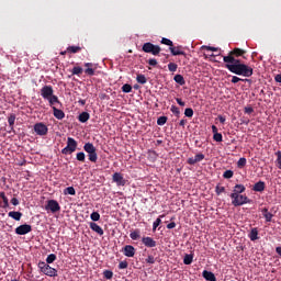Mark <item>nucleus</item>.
I'll return each instance as SVG.
<instances>
[{
	"label": "nucleus",
	"instance_id": "obj_1",
	"mask_svg": "<svg viewBox=\"0 0 281 281\" xmlns=\"http://www.w3.org/2000/svg\"><path fill=\"white\" fill-rule=\"evenodd\" d=\"M245 50L240 48H235L229 53L228 56H224L223 60L226 63V68L232 74H236L237 76H243V74H247V65L240 63V59L235 58L234 56H243Z\"/></svg>",
	"mask_w": 281,
	"mask_h": 281
},
{
	"label": "nucleus",
	"instance_id": "obj_2",
	"mask_svg": "<svg viewBox=\"0 0 281 281\" xmlns=\"http://www.w3.org/2000/svg\"><path fill=\"white\" fill-rule=\"evenodd\" d=\"M243 192H245V186H235L234 191L231 194L233 205L238 206L245 205V203H247V195L243 194Z\"/></svg>",
	"mask_w": 281,
	"mask_h": 281
},
{
	"label": "nucleus",
	"instance_id": "obj_3",
	"mask_svg": "<svg viewBox=\"0 0 281 281\" xmlns=\"http://www.w3.org/2000/svg\"><path fill=\"white\" fill-rule=\"evenodd\" d=\"M37 267L44 276H47L48 278H56L58 276V270L55 268H52L49 263H46L45 261H40L37 263Z\"/></svg>",
	"mask_w": 281,
	"mask_h": 281
},
{
	"label": "nucleus",
	"instance_id": "obj_4",
	"mask_svg": "<svg viewBox=\"0 0 281 281\" xmlns=\"http://www.w3.org/2000/svg\"><path fill=\"white\" fill-rule=\"evenodd\" d=\"M83 150L88 154L89 161H92V164L98 161V153H95V146L92 143H86Z\"/></svg>",
	"mask_w": 281,
	"mask_h": 281
},
{
	"label": "nucleus",
	"instance_id": "obj_5",
	"mask_svg": "<svg viewBox=\"0 0 281 281\" xmlns=\"http://www.w3.org/2000/svg\"><path fill=\"white\" fill-rule=\"evenodd\" d=\"M78 148V142H76L74 138L68 137L67 138V146L61 149L63 155H71V153H76V149Z\"/></svg>",
	"mask_w": 281,
	"mask_h": 281
},
{
	"label": "nucleus",
	"instance_id": "obj_6",
	"mask_svg": "<svg viewBox=\"0 0 281 281\" xmlns=\"http://www.w3.org/2000/svg\"><path fill=\"white\" fill-rule=\"evenodd\" d=\"M143 52H145V54H153V56H159L161 47H159L158 45H154L150 42H147L143 45Z\"/></svg>",
	"mask_w": 281,
	"mask_h": 281
},
{
	"label": "nucleus",
	"instance_id": "obj_7",
	"mask_svg": "<svg viewBox=\"0 0 281 281\" xmlns=\"http://www.w3.org/2000/svg\"><path fill=\"white\" fill-rule=\"evenodd\" d=\"M46 212H52V214H56V212H60V204L56 200H48L45 205Z\"/></svg>",
	"mask_w": 281,
	"mask_h": 281
},
{
	"label": "nucleus",
	"instance_id": "obj_8",
	"mask_svg": "<svg viewBox=\"0 0 281 281\" xmlns=\"http://www.w3.org/2000/svg\"><path fill=\"white\" fill-rule=\"evenodd\" d=\"M34 131L36 135H40V137H43L47 135V133L49 132V128H47V125H45V123H36L34 125Z\"/></svg>",
	"mask_w": 281,
	"mask_h": 281
},
{
	"label": "nucleus",
	"instance_id": "obj_9",
	"mask_svg": "<svg viewBox=\"0 0 281 281\" xmlns=\"http://www.w3.org/2000/svg\"><path fill=\"white\" fill-rule=\"evenodd\" d=\"M30 232H32V225L30 224H22L15 228L18 236H25V234H30Z\"/></svg>",
	"mask_w": 281,
	"mask_h": 281
},
{
	"label": "nucleus",
	"instance_id": "obj_10",
	"mask_svg": "<svg viewBox=\"0 0 281 281\" xmlns=\"http://www.w3.org/2000/svg\"><path fill=\"white\" fill-rule=\"evenodd\" d=\"M41 95L44 100H47L48 98L54 95V88L52 86H44L41 89Z\"/></svg>",
	"mask_w": 281,
	"mask_h": 281
},
{
	"label": "nucleus",
	"instance_id": "obj_11",
	"mask_svg": "<svg viewBox=\"0 0 281 281\" xmlns=\"http://www.w3.org/2000/svg\"><path fill=\"white\" fill-rule=\"evenodd\" d=\"M83 67H86L87 69L85 70V74L87 76H95V70L98 69V67L95 66V64L93 63H86L83 64Z\"/></svg>",
	"mask_w": 281,
	"mask_h": 281
},
{
	"label": "nucleus",
	"instance_id": "obj_12",
	"mask_svg": "<svg viewBox=\"0 0 281 281\" xmlns=\"http://www.w3.org/2000/svg\"><path fill=\"white\" fill-rule=\"evenodd\" d=\"M112 181H114L116 186H126V180L124 179V176H122V173L120 172H115L112 176Z\"/></svg>",
	"mask_w": 281,
	"mask_h": 281
},
{
	"label": "nucleus",
	"instance_id": "obj_13",
	"mask_svg": "<svg viewBox=\"0 0 281 281\" xmlns=\"http://www.w3.org/2000/svg\"><path fill=\"white\" fill-rule=\"evenodd\" d=\"M203 159H205V155L196 154L194 157L188 159V164L194 166V164H199V161H203Z\"/></svg>",
	"mask_w": 281,
	"mask_h": 281
},
{
	"label": "nucleus",
	"instance_id": "obj_14",
	"mask_svg": "<svg viewBox=\"0 0 281 281\" xmlns=\"http://www.w3.org/2000/svg\"><path fill=\"white\" fill-rule=\"evenodd\" d=\"M123 254L124 256H126L127 258H133V256H135V247L131 246V245H126L123 248Z\"/></svg>",
	"mask_w": 281,
	"mask_h": 281
},
{
	"label": "nucleus",
	"instance_id": "obj_15",
	"mask_svg": "<svg viewBox=\"0 0 281 281\" xmlns=\"http://www.w3.org/2000/svg\"><path fill=\"white\" fill-rule=\"evenodd\" d=\"M143 245H145V247H157V241H155V239H153V237H143L142 239Z\"/></svg>",
	"mask_w": 281,
	"mask_h": 281
},
{
	"label": "nucleus",
	"instance_id": "obj_16",
	"mask_svg": "<svg viewBox=\"0 0 281 281\" xmlns=\"http://www.w3.org/2000/svg\"><path fill=\"white\" fill-rule=\"evenodd\" d=\"M261 214L263 218L266 220V223H271L273 221V214L269 212V209L265 207L261 210Z\"/></svg>",
	"mask_w": 281,
	"mask_h": 281
},
{
	"label": "nucleus",
	"instance_id": "obj_17",
	"mask_svg": "<svg viewBox=\"0 0 281 281\" xmlns=\"http://www.w3.org/2000/svg\"><path fill=\"white\" fill-rule=\"evenodd\" d=\"M265 188H266L265 182H263V181H258V182H256V183L252 186L251 190H252L254 192H265Z\"/></svg>",
	"mask_w": 281,
	"mask_h": 281
},
{
	"label": "nucleus",
	"instance_id": "obj_18",
	"mask_svg": "<svg viewBox=\"0 0 281 281\" xmlns=\"http://www.w3.org/2000/svg\"><path fill=\"white\" fill-rule=\"evenodd\" d=\"M90 229H92V232H95V234H99V236H104V229H102L97 223L91 222Z\"/></svg>",
	"mask_w": 281,
	"mask_h": 281
},
{
	"label": "nucleus",
	"instance_id": "obj_19",
	"mask_svg": "<svg viewBox=\"0 0 281 281\" xmlns=\"http://www.w3.org/2000/svg\"><path fill=\"white\" fill-rule=\"evenodd\" d=\"M259 232L257 227H254L250 229V233L248 234V238H250V240L256 241V240H260V236H258Z\"/></svg>",
	"mask_w": 281,
	"mask_h": 281
},
{
	"label": "nucleus",
	"instance_id": "obj_20",
	"mask_svg": "<svg viewBox=\"0 0 281 281\" xmlns=\"http://www.w3.org/2000/svg\"><path fill=\"white\" fill-rule=\"evenodd\" d=\"M53 113L56 120H65V112H63V110H59L58 108L53 106Z\"/></svg>",
	"mask_w": 281,
	"mask_h": 281
},
{
	"label": "nucleus",
	"instance_id": "obj_21",
	"mask_svg": "<svg viewBox=\"0 0 281 281\" xmlns=\"http://www.w3.org/2000/svg\"><path fill=\"white\" fill-rule=\"evenodd\" d=\"M202 277L206 281H216V276H214L212 271L204 270Z\"/></svg>",
	"mask_w": 281,
	"mask_h": 281
},
{
	"label": "nucleus",
	"instance_id": "obj_22",
	"mask_svg": "<svg viewBox=\"0 0 281 281\" xmlns=\"http://www.w3.org/2000/svg\"><path fill=\"white\" fill-rule=\"evenodd\" d=\"M8 216L10 218H13V221H21V216H23V213L16 212V211H11L8 213Z\"/></svg>",
	"mask_w": 281,
	"mask_h": 281
},
{
	"label": "nucleus",
	"instance_id": "obj_23",
	"mask_svg": "<svg viewBox=\"0 0 281 281\" xmlns=\"http://www.w3.org/2000/svg\"><path fill=\"white\" fill-rule=\"evenodd\" d=\"M49 103V106H52V109H54V106H56V104H58L60 101L58 100V97L53 94L52 97H48L46 99Z\"/></svg>",
	"mask_w": 281,
	"mask_h": 281
},
{
	"label": "nucleus",
	"instance_id": "obj_24",
	"mask_svg": "<svg viewBox=\"0 0 281 281\" xmlns=\"http://www.w3.org/2000/svg\"><path fill=\"white\" fill-rule=\"evenodd\" d=\"M89 117H91V115L88 112H82L79 114L78 120L85 124L86 122H89Z\"/></svg>",
	"mask_w": 281,
	"mask_h": 281
},
{
	"label": "nucleus",
	"instance_id": "obj_25",
	"mask_svg": "<svg viewBox=\"0 0 281 281\" xmlns=\"http://www.w3.org/2000/svg\"><path fill=\"white\" fill-rule=\"evenodd\" d=\"M169 49H170L172 56H186V53L182 52V50H180V49L177 48V47H172V46H171V47H169Z\"/></svg>",
	"mask_w": 281,
	"mask_h": 281
},
{
	"label": "nucleus",
	"instance_id": "obj_26",
	"mask_svg": "<svg viewBox=\"0 0 281 281\" xmlns=\"http://www.w3.org/2000/svg\"><path fill=\"white\" fill-rule=\"evenodd\" d=\"M82 71H83L82 67L75 66L71 70V74L72 76H82Z\"/></svg>",
	"mask_w": 281,
	"mask_h": 281
},
{
	"label": "nucleus",
	"instance_id": "obj_27",
	"mask_svg": "<svg viewBox=\"0 0 281 281\" xmlns=\"http://www.w3.org/2000/svg\"><path fill=\"white\" fill-rule=\"evenodd\" d=\"M173 80H175V82H177L178 85H181V86L186 85V79H184L183 76H181V75H176V76L173 77Z\"/></svg>",
	"mask_w": 281,
	"mask_h": 281
},
{
	"label": "nucleus",
	"instance_id": "obj_28",
	"mask_svg": "<svg viewBox=\"0 0 281 281\" xmlns=\"http://www.w3.org/2000/svg\"><path fill=\"white\" fill-rule=\"evenodd\" d=\"M193 260H194V255H192V254L184 255L183 263L190 265Z\"/></svg>",
	"mask_w": 281,
	"mask_h": 281
},
{
	"label": "nucleus",
	"instance_id": "obj_29",
	"mask_svg": "<svg viewBox=\"0 0 281 281\" xmlns=\"http://www.w3.org/2000/svg\"><path fill=\"white\" fill-rule=\"evenodd\" d=\"M139 234H140L139 229H136L130 234V238H132V240H139L140 238Z\"/></svg>",
	"mask_w": 281,
	"mask_h": 281
},
{
	"label": "nucleus",
	"instance_id": "obj_30",
	"mask_svg": "<svg viewBox=\"0 0 281 281\" xmlns=\"http://www.w3.org/2000/svg\"><path fill=\"white\" fill-rule=\"evenodd\" d=\"M64 194H70V196H76V189L74 187H68L64 190Z\"/></svg>",
	"mask_w": 281,
	"mask_h": 281
},
{
	"label": "nucleus",
	"instance_id": "obj_31",
	"mask_svg": "<svg viewBox=\"0 0 281 281\" xmlns=\"http://www.w3.org/2000/svg\"><path fill=\"white\" fill-rule=\"evenodd\" d=\"M136 81H137L139 85H146V82H148V80L146 79V76H144V75H137Z\"/></svg>",
	"mask_w": 281,
	"mask_h": 281
},
{
	"label": "nucleus",
	"instance_id": "obj_32",
	"mask_svg": "<svg viewBox=\"0 0 281 281\" xmlns=\"http://www.w3.org/2000/svg\"><path fill=\"white\" fill-rule=\"evenodd\" d=\"M0 198L3 201V207H9L10 206V202L8 201V196H5L4 192H0Z\"/></svg>",
	"mask_w": 281,
	"mask_h": 281
},
{
	"label": "nucleus",
	"instance_id": "obj_33",
	"mask_svg": "<svg viewBox=\"0 0 281 281\" xmlns=\"http://www.w3.org/2000/svg\"><path fill=\"white\" fill-rule=\"evenodd\" d=\"M276 156H277L276 166L277 168H279V170H281V151L280 150L277 151Z\"/></svg>",
	"mask_w": 281,
	"mask_h": 281
},
{
	"label": "nucleus",
	"instance_id": "obj_34",
	"mask_svg": "<svg viewBox=\"0 0 281 281\" xmlns=\"http://www.w3.org/2000/svg\"><path fill=\"white\" fill-rule=\"evenodd\" d=\"M56 261V255L55 254H50L47 256L46 258V265H52V262Z\"/></svg>",
	"mask_w": 281,
	"mask_h": 281
},
{
	"label": "nucleus",
	"instance_id": "obj_35",
	"mask_svg": "<svg viewBox=\"0 0 281 281\" xmlns=\"http://www.w3.org/2000/svg\"><path fill=\"white\" fill-rule=\"evenodd\" d=\"M122 91H123V93H131V91H133V87L128 83H125L122 87Z\"/></svg>",
	"mask_w": 281,
	"mask_h": 281
},
{
	"label": "nucleus",
	"instance_id": "obj_36",
	"mask_svg": "<svg viewBox=\"0 0 281 281\" xmlns=\"http://www.w3.org/2000/svg\"><path fill=\"white\" fill-rule=\"evenodd\" d=\"M184 115L186 117H192L194 115V110H192V108H187L184 110Z\"/></svg>",
	"mask_w": 281,
	"mask_h": 281
},
{
	"label": "nucleus",
	"instance_id": "obj_37",
	"mask_svg": "<svg viewBox=\"0 0 281 281\" xmlns=\"http://www.w3.org/2000/svg\"><path fill=\"white\" fill-rule=\"evenodd\" d=\"M80 46H69L68 47V52H70L71 54H78V52H80Z\"/></svg>",
	"mask_w": 281,
	"mask_h": 281
},
{
	"label": "nucleus",
	"instance_id": "obj_38",
	"mask_svg": "<svg viewBox=\"0 0 281 281\" xmlns=\"http://www.w3.org/2000/svg\"><path fill=\"white\" fill-rule=\"evenodd\" d=\"M166 122H168V117H166V116H160V117L157 120L158 126H164V124H166Z\"/></svg>",
	"mask_w": 281,
	"mask_h": 281
},
{
	"label": "nucleus",
	"instance_id": "obj_39",
	"mask_svg": "<svg viewBox=\"0 0 281 281\" xmlns=\"http://www.w3.org/2000/svg\"><path fill=\"white\" fill-rule=\"evenodd\" d=\"M159 225H161V217H158L154 224H153V232H156L157 228L159 227Z\"/></svg>",
	"mask_w": 281,
	"mask_h": 281
},
{
	"label": "nucleus",
	"instance_id": "obj_40",
	"mask_svg": "<svg viewBox=\"0 0 281 281\" xmlns=\"http://www.w3.org/2000/svg\"><path fill=\"white\" fill-rule=\"evenodd\" d=\"M90 218H91V221H94V222L100 221V213L92 212L90 215Z\"/></svg>",
	"mask_w": 281,
	"mask_h": 281
},
{
	"label": "nucleus",
	"instance_id": "obj_41",
	"mask_svg": "<svg viewBox=\"0 0 281 281\" xmlns=\"http://www.w3.org/2000/svg\"><path fill=\"white\" fill-rule=\"evenodd\" d=\"M178 67H179V66H178L177 64H175V63H169V64H168V69H169V71L175 72V71H177Z\"/></svg>",
	"mask_w": 281,
	"mask_h": 281
},
{
	"label": "nucleus",
	"instance_id": "obj_42",
	"mask_svg": "<svg viewBox=\"0 0 281 281\" xmlns=\"http://www.w3.org/2000/svg\"><path fill=\"white\" fill-rule=\"evenodd\" d=\"M223 177H224V179H232V177H234V171H232V170H226V171L223 173Z\"/></svg>",
	"mask_w": 281,
	"mask_h": 281
},
{
	"label": "nucleus",
	"instance_id": "obj_43",
	"mask_svg": "<svg viewBox=\"0 0 281 281\" xmlns=\"http://www.w3.org/2000/svg\"><path fill=\"white\" fill-rule=\"evenodd\" d=\"M103 276H104V278H105L106 280H111V278H113V271H111V270H105V271L103 272Z\"/></svg>",
	"mask_w": 281,
	"mask_h": 281
},
{
	"label": "nucleus",
	"instance_id": "obj_44",
	"mask_svg": "<svg viewBox=\"0 0 281 281\" xmlns=\"http://www.w3.org/2000/svg\"><path fill=\"white\" fill-rule=\"evenodd\" d=\"M213 139H214V142H223V134H221V133H215V134L213 135Z\"/></svg>",
	"mask_w": 281,
	"mask_h": 281
},
{
	"label": "nucleus",
	"instance_id": "obj_45",
	"mask_svg": "<svg viewBox=\"0 0 281 281\" xmlns=\"http://www.w3.org/2000/svg\"><path fill=\"white\" fill-rule=\"evenodd\" d=\"M171 113H173V115L179 116V115L181 114V111L179 110L178 106L172 105V106H171Z\"/></svg>",
	"mask_w": 281,
	"mask_h": 281
},
{
	"label": "nucleus",
	"instance_id": "obj_46",
	"mask_svg": "<svg viewBox=\"0 0 281 281\" xmlns=\"http://www.w3.org/2000/svg\"><path fill=\"white\" fill-rule=\"evenodd\" d=\"M162 45H168L169 47H172V41L169 38L162 37L161 40Z\"/></svg>",
	"mask_w": 281,
	"mask_h": 281
},
{
	"label": "nucleus",
	"instance_id": "obj_47",
	"mask_svg": "<svg viewBox=\"0 0 281 281\" xmlns=\"http://www.w3.org/2000/svg\"><path fill=\"white\" fill-rule=\"evenodd\" d=\"M86 156L85 153L80 151L77 154V161H85Z\"/></svg>",
	"mask_w": 281,
	"mask_h": 281
},
{
	"label": "nucleus",
	"instance_id": "obj_48",
	"mask_svg": "<svg viewBox=\"0 0 281 281\" xmlns=\"http://www.w3.org/2000/svg\"><path fill=\"white\" fill-rule=\"evenodd\" d=\"M247 164V159L246 158H240L237 162L238 168H243V166H245Z\"/></svg>",
	"mask_w": 281,
	"mask_h": 281
},
{
	"label": "nucleus",
	"instance_id": "obj_49",
	"mask_svg": "<svg viewBox=\"0 0 281 281\" xmlns=\"http://www.w3.org/2000/svg\"><path fill=\"white\" fill-rule=\"evenodd\" d=\"M128 268V262L127 261H121L119 263V269H127Z\"/></svg>",
	"mask_w": 281,
	"mask_h": 281
},
{
	"label": "nucleus",
	"instance_id": "obj_50",
	"mask_svg": "<svg viewBox=\"0 0 281 281\" xmlns=\"http://www.w3.org/2000/svg\"><path fill=\"white\" fill-rule=\"evenodd\" d=\"M15 120H16V116L14 115L9 116L8 119L9 125L14 126Z\"/></svg>",
	"mask_w": 281,
	"mask_h": 281
},
{
	"label": "nucleus",
	"instance_id": "obj_51",
	"mask_svg": "<svg viewBox=\"0 0 281 281\" xmlns=\"http://www.w3.org/2000/svg\"><path fill=\"white\" fill-rule=\"evenodd\" d=\"M216 194H223L225 192V187L217 186L215 189Z\"/></svg>",
	"mask_w": 281,
	"mask_h": 281
},
{
	"label": "nucleus",
	"instance_id": "obj_52",
	"mask_svg": "<svg viewBox=\"0 0 281 281\" xmlns=\"http://www.w3.org/2000/svg\"><path fill=\"white\" fill-rule=\"evenodd\" d=\"M148 65H150L151 67H157V59H154V58L149 59Z\"/></svg>",
	"mask_w": 281,
	"mask_h": 281
},
{
	"label": "nucleus",
	"instance_id": "obj_53",
	"mask_svg": "<svg viewBox=\"0 0 281 281\" xmlns=\"http://www.w3.org/2000/svg\"><path fill=\"white\" fill-rule=\"evenodd\" d=\"M175 227H177V223L171 222L167 225V229H175Z\"/></svg>",
	"mask_w": 281,
	"mask_h": 281
},
{
	"label": "nucleus",
	"instance_id": "obj_54",
	"mask_svg": "<svg viewBox=\"0 0 281 281\" xmlns=\"http://www.w3.org/2000/svg\"><path fill=\"white\" fill-rule=\"evenodd\" d=\"M205 49H207V52H218V48L212 46H205Z\"/></svg>",
	"mask_w": 281,
	"mask_h": 281
},
{
	"label": "nucleus",
	"instance_id": "obj_55",
	"mask_svg": "<svg viewBox=\"0 0 281 281\" xmlns=\"http://www.w3.org/2000/svg\"><path fill=\"white\" fill-rule=\"evenodd\" d=\"M176 102H178L179 106H186V102H183L181 99L177 98Z\"/></svg>",
	"mask_w": 281,
	"mask_h": 281
},
{
	"label": "nucleus",
	"instance_id": "obj_56",
	"mask_svg": "<svg viewBox=\"0 0 281 281\" xmlns=\"http://www.w3.org/2000/svg\"><path fill=\"white\" fill-rule=\"evenodd\" d=\"M147 262H148L149 265H155V258L151 257V256H149V257L147 258Z\"/></svg>",
	"mask_w": 281,
	"mask_h": 281
},
{
	"label": "nucleus",
	"instance_id": "obj_57",
	"mask_svg": "<svg viewBox=\"0 0 281 281\" xmlns=\"http://www.w3.org/2000/svg\"><path fill=\"white\" fill-rule=\"evenodd\" d=\"M254 75V69L248 67L247 68V77L249 78V76H252Z\"/></svg>",
	"mask_w": 281,
	"mask_h": 281
},
{
	"label": "nucleus",
	"instance_id": "obj_58",
	"mask_svg": "<svg viewBox=\"0 0 281 281\" xmlns=\"http://www.w3.org/2000/svg\"><path fill=\"white\" fill-rule=\"evenodd\" d=\"M232 82H233L234 85H236V82H240V78L234 76V77L232 78Z\"/></svg>",
	"mask_w": 281,
	"mask_h": 281
},
{
	"label": "nucleus",
	"instance_id": "obj_59",
	"mask_svg": "<svg viewBox=\"0 0 281 281\" xmlns=\"http://www.w3.org/2000/svg\"><path fill=\"white\" fill-rule=\"evenodd\" d=\"M212 133L213 135H216V133H218V127H216V125H212Z\"/></svg>",
	"mask_w": 281,
	"mask_h": 281
},
{
	"label": "nucleus",
	"instance_id": "obj_60",
	"mask_svg": "<svg viewBox=\"0 0 281 281\" xmlns=\"http://www.w3.org/2000/svg\"><path fill=\"white\" fill-rule=\"evenodd\" d=\"M11 203H12V205H19V199L13 198V199L11 200Z\"/></svg>",
	"mask_w": 281,
	"mask_h": 281
},
{
	"label": "nucleus",
	"instance_id": "obj_61",
	"mask_svg": "<svg viewBox=\"0 0 281 281\" xmlns=\"http://www.w3.org/2000/svg\"><path fill=\"white\" fill-rule=\"evenodd\" d=\"M247 113H248V115H251V113H254V108L248 106L247 108Z\"/></svg>",
	"mask_w": 281,
	"mask_h": 281
},
{
	"label": "nucleus",
	"instance_id": "obj_62",
	"mask_svg": "<svg viewBox=\"0 0 281 281\" xmlns=\"http://www.w3.org/2000/svg\"><path fill=\"white\" fill-rule=\"evenodd\" d=\"M218 120H220L221 124H225V116L220 115Z\"/></svg>",
	"mask_w": 281,
	"mask_h": 281
},
{
	"label": "nucleus",
	"instance_id": "obj_63",
	"mask_svg": "<svg viewBox=\"0 0 281 281\" xmlns=\"http://www.w3.org/2000/svg\"><path fill=\"white\" fill-rule=\"evenodd\" d=\"M274 80H276V82H281V75H277V76L274 77Z\"/></svg>",
	"mask_w": 281,
	"mask_h": 281
},
{
	"label": "nucleus",
	"instance_id": "obj_64",
	"mask_svg": "<svg viewBox=\"0 0 281 281\" xmlns=\"http://www.w3.org/2000/svg\"><path fill=\"white\" fill-rule=\"evenodd\" d=\"M276 252H277L279 256H281V246H279V247L276 248Z\"/></svg>",
	"mask_w": 281,
	"mask_h": 281
}]
</instances>
